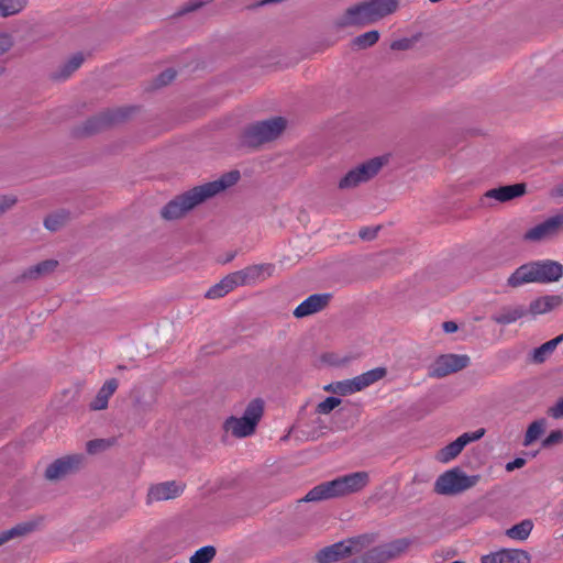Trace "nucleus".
I'll use <instances>...</instances> for the list:
<instances>
[{
  "label": "nucleus",
  "instance_id": "1",
  "mask_svg": "<svg viewBox=\"0 0 563 563\" xmlns=\"http://www.w3.org/2000/svg\"><path fill=\"white\" fill-rule=\"evenodd\" d=\"M240 179V173L232 170L216 180L196 186L170 200L162 210L161 216L168 221L185 217L197 206L232 187Z\"/></svg>",
  "mask_w": 563,
  "mask_h": 563
},
{
  "label": "nucleus",
  "instance_id": "2",
  "mask_svg": "<svg viewBox=\"0 0 563 563\" xmlns=\"http://www.w3.org/2000/svg\"><path fill=\"white\" fill-rule=\"evenodd\" d=\"M563 276V265L556 261L530 262L518 267L507 282H559Z\"/></svg>",
  "mask_w": 563,
  "mask_h": 563
},
{
  "label": "nucleus",
  "instance_id": "3",
  "mask_svg": "<svg viewBox=\"0 0 563 563\" xmlns=\"http://www.w3.org/2000/svg\"><path fill=\"white\" fill-rule=\"evenodd\" d=\"M264 411V402L262 399H253L246 406L241 418L229 417L223 422V429L235 438H245L255 432Z\"/></svg>",
  "mask_w": 563,
  "mask_h": 563
},
{
  "label": "nucleus",
  "instance_id": "4",
  "mask_svg": "<svg viewBox=\"0 0 563 563\" xmlns=\"http://www.w3.org/2000/svg\"><path fill=\"white\" fill-rule=\"evenodd\" d=\"M391 158L387 153L380 156L369 158L362 164L350 169L339 181L340 189H351L373 179L380 169L386 166Z\"/></svg>",
  "mask_w": 563,
  "mask_h": 563
},
{
  "label": "nucleus",
  "instance_id": "5",
  "mask_svg": "<svg viewBox=\"0 0 563 563\" xmlns=\"http://www.w3.org/2000/svg\"><path fill=\"white\" fill-rule=\"evenodd\" d=\"M479 479V475H467L462 468L453 467L438 477L434 489L440 495H459L476 486Z\"/></svg>",
  "mask_w": 563,
  "mask_h": 563
},
{
  "label": "nucleus",
  "instance_id": "6",
  "mask_svg": "<svg viewBox=\"0 0 563 563\" xmlns=\"http://www.w3.org/2000/svg\"><path fill=\"white\" fill-rule=\"evenodd\" d=\"M386 375L387 369L385 367H376L351 379L331 383L324 387V390L340 396H347L367 388L383 379Z\"/></svg>",
  "mask_w": 563,
  "mask_h": 563
},
{
  "label": "nucleus",
  "instance_id": "7",
  "mask_svg": "<svg viewBox=\"0 0 563 563\" xmlns=\"http://www.w3.org/2000/svg\"><path fill=\"white\" fill-rule=\"evenodd\" d=\"M285 128L286 122L279 117L257 122L246 129L244 142L247 145L256 146L273 141L282 134Z\"/></svg>",
  "mask_w": 563,
  "mask_h": 563
},
{
  "label": "nucleus",
  "instance_id": "8",
  "mask_svg": "<svg viewBox=\"0 0 563 563\" xmlns=\"http://www.w3.org/2000/svg\"><path fill=\"white\" fill-rule=\"evenodd\" d=\"M408 539H397L379 544L366 551L362 556L351 560L352 563H388L399 558L409 547Z\"/></svg>",
  "mask_w": 563,
  "mask_h": 563
},
{
  "label": "nucleus",
  "instance_id": "9",
  "mask_svg": "<svg viewBox=\"0 0 563 563\" xmlns=\"http://www.w3.org/2000/svg\"><path fill=\"white\" fill-rule=\"evenodd\" d=\"M369 24H372V20L369 16L367 2L364 0L345 8L333 19L331 27L339 32L347 27L365 26Z\"/></svg>",
  "mask_w": 563,
  "mask_h": 563
},
{
  "label": "nucleus",
  "instance_id": "10",
  "mask_svg": "<svg viewBox=\"0 0 563 563\" xmlns=\"http://www.w3.org/2000/svg\"><path fill=\"white\" fill-rule=\"evenodd\" d=\"M563 232V212H556L537 225L530 228L523 235L525 240L531 242L548 241L556 238Z\"/></svg>",
  "mask_w": 563,
  "mask_h": 563
},
{
  "label": "nucleus",
  "instance_id": "11",
  "mask_svg": "<svg viewBox=\"0 0 563 563\" xmlns=\"http://www.w3.org/2000/svg\"><path fill=\"white\" fill-rule=\"evenodd\" d=\"M470 357L466 354H443L429 366V376L441 378L466 368Z\"/></svg>",
  "mask_w": 563,
  "mask_h": 563
},
{
  "label": "nucleus",
  "instance_id": "12",
  "mask_svg": "<svg viewBox=\"0 0 563 563\" xmlns=\"http://www.w3.org/2000/svg\"><path fill=\"white\" fill-rule=\"evenodd\" d=\"M485 429L479 428L473 432H464L453 442L449 443L435 454V460L441 463H449L460 455L463 449L475 441H478L485 435Z\"/></svg>",
  "mask_w": 563,
  "mask_h": 563
},
{
  "label": "nucleus",
  "instance_id": "13",
  "mask_svg": "<svg viewBox=\"0 0 563 563\" xmlns=\"http://www.w3.org/2000/svg\"><path fill=\"white\" fill-rule=\"evenodd\" d=\"M82 454L66 455L55 460L45 470V477L49 481H57L79 471L84 464Z\"/></svg>",
  "mask_w": 563,
  "mask_h": 563
},
{
  "label": "nucleus",
  "instance_id": "14",
  "mask_svg": "<svg viewBox=\"0 0 563 563\" xmlns=\"http://www.w3.org/2000/svg\"><path fill=\"white\" fill-rule=\"evenodd\" d=\"M275 271L276 267L269 263L252 264L228 275L222 282L266 280L275 277Z\"/></svg>",
  "mask_w": 563,
  "mask_h": 563
},
{
  "label": "nucleus",
  "instance_id": "15",
  "mask_svg": "<svg viewBox=\"0 0 563 563\" xmlns=\"http://www.w3.org/2000/svg\"><path fill=\"white\" fill-rule=\"evenodd\" d=\"M186 485L177 481H168L153 484L146 494V504L166 501L179 497L185 490Z\"/></svg>",
  "mask_w": 563,
  "mask_h": 563
},
{
  "label": "nucleus",
  "instance_id": "16",
  "mask_svg": "<svg viewBox=\"0 0 563 563\" xmlns=\"http://www.w3.org/2000/svg\"><path fill=\"white\" fill-rule=\"evenodd\" d=\"M331 482L335 496L340 497L362 490L368 484L369 475L364 471L355 472L338 477Z\"/></svg>",
  "mask_w": 563,
  "mask_h": 563
},
{
  "label": "nucleus",
  "instance_id": "17",
  "mask_svg": "<svg viewBox=\"0 0 563 563\" xmlns=\"http://www.w3.org/2000/svg\"><path fill=\"white\" fill-rule=\"evenodd\" d=\"M529 553L520 549H500L481 556V563H530Z\"/></svg>",
  "mask_w": 563,
  "mask_h": 563
},
{
  "label": "nucleus",
  "instance_id": "18",
  "mask_svg": "<svg viewBox=\"0 0 563 563\" xmlns=\"http://www.w3.org/2000/svg\"><path fill=\"white\" fill-rule=\"evenodd\" d=\"M331 299L330 294H314L305 299L297 308L294 310V316L296 318H303L316 312L321 311L325 308Z\"/></svg>",
  "mask_w": 563,
  "mask_h": 563
},
{
  "label": "nucleus",
  "instance_id": "19",
  "mask_svg": "<svg viewBox=\"0 0 563 563\" xmlns=\"http://www.w3.org/2000/svg\"><path fill=\"white\" fill-rule=\"evenodd\" d=\"M353 554V549L346 541L336 542L332 545L321 549L317 553V561L319 563H332L345 559Z\"/></svg>",
  "mask_w": 563,
  "mask_h": 563
},
{
  "label": "nucleus",
  "instance_id": "20",
  "mask_svg": "<svg viewBox=\"0 0 563 563\" xmlns=\"http://www.w3.org/2000/svg\"><path fill=\"white\" fill-rule=\"evenodd\" d=\"M372 24L395 13L399 8V0H366Z\"/></svg>",
  "mask_w": 563,
  "mask_h": 563
},
{
  "label": "nucleus",
  "instance_id": "21",
  "mask_svg": "<svg viewBox=\"0 0 563 563\" xmlns=\"http://www.w3.org/2000/svg\"><path fill=\"white\" fill-rule=\"evenodd\" d=\"M526 194L525 184H514L493 188L485 192L487 199H495L499 202H507Z\"/></svg>",
  "mask_w": 563,
  "mask_h": 563
},
{
  "label": "nucleus",
  "instance_id": "22",
  "mask_svg": "<svg viewBox=\"0 0 563 563\" xmlns=\"http://www.w3.org/2000/svg\"><path fill=\"white\" fill-rule=\"evenodd\" d=\"M118 387L119 380L117 378L107 379L98 390L96 397L90 401V410L100 411L107 409L108 401L110 397L117 391Z\"/></svg>",
  "mask_w": 563,
  "mask_h": 563
},
{
  "label": "nucleus",
  "instance_id": "23",
  "mask_svg": "<svg viewBox=\"0 0 563 563\" xmlns=\"http://www.w3.org/2000/svg\"><path fill=\"white\" fill-rule=\"evenodd\" d=\"M58 267L56 260H45L34 265H31L23 273V277L26 279H42L51 276L52 273Z\"/></svg>",
  "mask_w": 563,
  "mask_h": 563
},
{
  "label": "nucleus",
  "instance_id": "24",
  "mask_svg": "<svg viewBox=\"0 0 563 563\" xmlns=\"http://www.w3.org/2000/svg\"><path fill=\"white\" fill-rule=\"evenodd\" d=\"M563 302V299L559 295H548L533 300L530 303L529 311L533 314L547 313Z\"/></svg>",
  "mask_w": 563,
  "mask_h": 563
},
{
  "label": "nucleus",
  "instance_id": "25",
  "mask_svg": "<svg viewBox=\"0 0 563 563\" xmlns=\"http://www.w3.org/2000/svg\"><path fill=\"white\" fill-rule=\"evenodd\" d=\"M36 525L34 522L27 521V522H21L14 527H12L9 530L2 531L0 533V545L4 544L5 542L15 539V538H23L31 532L35 530Z\"/></svg>",
  "mask_w": 563,
  "mask_h": 563
},
{
  "label": "nucleus",
  "instance_id": "26",
  "mask_svg": "<svg viewBox=\"0 0 563 563\" xmlns=\"http://www.w3.org/2000/svg\"><path fill=\"white\" fill-rule=\"evenodd\" d=\"M335 493L332 486V482L322 483L312 489H310L307 495L301 499L302 501H320L329 498H334Z\"/></svg>",
  "mask_w": 563,
  "mask_h": 563
},
{
  "label": "nucleus",
  "instance_id": "27",
  "mask_svg": "<svg viewBox=\"0 0 563 563\" xmlns=\"http://www.w3.org/2000/svg\"><path fill=\"white\" fill-rule=\"evenodd\" d=\"M82 62L84 56L80 53L74 54L59 66L55 77L62 80L69 78L81 66Z\"/></svg>",
  "mask_w": 563,
  "mask_h": 563
},
{
  "label": "nucleus",
  "instance_id": "28",
  "mask_svg": "<svg viewBox=\"0 0 563 563\" xmlns=\"http://www.w3.org/2000/svg\"><path fill=\"white\" fill-rule=\"evenodd\" d=\"M133 397V408L137 415H145L152 411L156 398L152 395L150 398H146V395L141 389H134L132 393Z\"/></svg>",
  "mask_w": 563,
  "mask_h": 563
},
{
  "label": "nucleus",
  "instance_id": "29",
  "mask_svg": "<svg viewBox=\"0 0 563 563\" xmlns=\"http://www.w3.org/2000/svg\"><path fill=\"white\" fill-rule=\"evenodd\" d=\"M532 529H533L532 520L525 519L521 522L507 529L505 534L511 540L525 541L529 538Z\"/></svg>",
  "mask_w": 563,
  "mask_h": 563
},
{
  "label": "nucleus",
  "instance_id": "30",
  "mask_svg": "<svg viewBox=\"0 0 563 563\" xmlns=\"http://www.w3.org/2000/svg\"><path fill=\"white\" fill-rule=\"evenodd\" d=\"M547 427H548V422L543 418L531 422L527 428L522 444L525 446H529L533 442L539 440L544 434Z\"/></svg>",
  "mask_w": 563,
  "mask_h": 563
},
{
  "label": "nucleus",
  "instance_id": "31",
  "mask_svg": "<svg viewBox=\"0 0 563 563\" xmlns=\"http://www.w3.org/2000/svg\"><path fill=\"white\" fill-rule=\"evenodd\" d=\"M69 220V213L65 210H58L48 214L44 219V227L52 232L60 230Z\"/></svg>",
  "mask_w": 563,
  "mask_h": 563
},
{
  "label": "nucleus",
  "instance_id": "32",
  "mask_svg": "<svg viewBox=\"0 0 563 563\" xmlns=\"http://www.w3.org/2000/svg\"><path fill=\"white\" fill-rule=\"evenodd\" d=\"M380 37V34L376 30L367 31L363 34L357 35L352 41V46L356 49H366L375 45Z\"/></svg>",
  "mask_w": 563,
  "mask_h": 563
},
{
  "label": "nucleus",
  "instance_id": "33",
  "mask_svg": "<svg viewBox=\"0 0 563 563\" xmlns=\"http://www.w3.org/2000/svg\"><path fill=\"white\" fill-rule=\"evenodd\" d=\"M525 316V310L521 307L506 309L494 316V321L499 324H510Z\"/></svg>",
  "mask_w": 563,
  "mask_h": 563
},
{
  "label": "nucleus",
  "instance_id": "34",
  "mask_svg": "<svg viewBox=\"0 0 563 563\" xmlns=\"http://www.w3.org/2000/svg\"><path fill=\"white\" fill-rule=\"evenodd\" d=\"M375 540L376 536L374 533H365L354 538H350L345 541L349 545H351V549H353V554H355L373 544Z\"/></svg>",
  "mask_w": 563,
  "mask_h": 563
},
{
  "label": "nucleus",
  "instance_id": "35",
  "mask_svg": "<svg viewBox=\"0 0 563 563\" xmlns=\"http://www.w3.org/2000/svg\"><path fill=\"white\" fill-rule=\"evenodd\" d=\"M25 7L24 0H0V14L9 16L19 13Z\"/></svg>",
  "mask_w": 563,
  "mask_h": 563
},
{
  "label": "nucleus",
  "instance_id": "36",
  "mask_svg": "<svg viewBox=\"0 0 563 563\" xmlns=\"http://www.w3.org/2000/svg\"><path fill=\"white\" fill-rule=\"evenodd\" d=\"M216 555V548L207 545L198 551L190 558V563H209Z\"/></svg>",
  "mask_w": 563,
  "mask_h": 563
},
{
  "label": "nucleus",
  "instance_id": "37",
  "mask_svg": "<svg viewBox=\"0 0 563 563\" xmlns=\"http://www.w3.org/2000/svg\"><path fill=\"white\" fill-rule=\"evenodd\" d=\"M233 290V284H214L210 287L205 297L208 299H218Z\"/></svg>",
  "mask_w": 563,
  "mask_h": 563
},
{
  "label": "nucleus",
  "instance_id": "38",
  "mask_svg": "<svg viewBox=\"0 0 563 563\" xmlns=\"http://www.w3.org/2000/svg\"><path fill=\"white\" fill-rule=\"evenodd\" d=\"M555 349L556 345L554 342H552V340L545 342L544 344H542L541 346L533 351V361L537 363H542L550 354L553 353Z\"/></svg>",
  "mask_w": 563,
  "mask_h": 563
},
{
  "label": "nucleus",
  "instance_id": "39",
  "mask_svg": "<svg viewBox=\"0 0 563 563\" xmlns=\"http://www.w3.org/2000/svg\"><path fill=\"white\" fill-rule=\"evenodd\" d=\"M18 203V197L13 194L0 195V217L10 211Z\"/></svg>",
  "mask_w": 563,
  "mask_h": 563
},
{
  "label": "nucleus",
  "instance_id": "40",
  "mask_svg": "<svg viewBox=\"0 0 563 563\" xmlns=\"http://www.w3.org/2000/svg\"><path fill=\"white\" fill-rule=\"evenodd\" d=\"M341 404V399L336 397H328L317 406V412L321 415L330 413Z\"/></svg>",
  "mask_w": 563,
  "mask_h": 563
},
{
  "label": "nucleus",
  "instance_id": "41",
  "mask_svg": "<svg viewBox=\"0 0 563 563\" xmlns=\"http://www.w3.org/2000/svg\"><path fill=\"white\" fill-rule=\"evenodd\" d=\"M417 37H405L400 40H396L390 44V48L394 51H407L410 49L413 44L417 42Z\"/></svg>",
  "mask_w": 563,
  "mask_h": 563
},
{
  "label": "nucleus",
  "instance_id": "42",
  "mask_svg": "<svg viewBox=\"0 0 563 563\" xmlns=\"http://www.w3.org/2000/svg\"><path fill=\"white\" fill-rule=\"evenodd\" d=\"M563 442V430H554L542 441L543 448H550Z\"/></svg>",
  "mask_w": 563,
  "mask_h": 563
},
{
  "label": "nucleus",
  "instance_id": "43",
  "mask_svg": "<svg viewBox=\"0 0 563 563\" xmlns=\"http://www.w3.org/2000/svg\"><path fill=\"white\" fill-rule=\"evenodd\" d=\"M108 446H109V443L103 439L88 441L87 445H86L87 451L90 454H95L99 451H102V450L107 449Z\"/></svg>",
  "mask_w": 563,
  "mask_h": 563
},
{
  "label": "nucleus",
  "instance_id": "44",
  "mask_svg": "<svg viewBox=\"0 0 563 563\" xmlns=\"http://www.w3.org/2000/svg\"><path fill=\"white\" fill-rule=\"evenodd\" d=\"M12 45V37L7 33H0V56L7 53Z\"/></svg>",
  "mask_w": 563,
  "mask_h": 563
},
{
  "label": "nucleus",
  "instance_id": "45",
  "mask_svg": "<svg viewBox=\"0 0 563 563\" xmlns=\"http://www.w3.org/2000/svg\"><path fill=\"white\" fill-rule=\"evenodd\" d=\"M548 413L554 419L563 418V397L549 408Z\"/></svg>",
  "mask_w": 563,
  "mask_h": 563
},
{
  "label": "nucleus",
  "instance_id": "46",
  "mask_svg": "<svg viewBox=\"0 0 563 563\" xmlns=\"http://www.w3.org/2000/svg\"><path fill=\"white\" fill-rule=\"evenodd\" d=\"M526 464V460L522 457H517L511 462H508L505 466L507 472H512L517 468L522 467Z\"/></svg>",
  "mask_w": 563,
  "mask_h": 563
},
{
  "label": "nucleus",
  "instance_id": "47",
  "mask_svg": "<svg viewBox=\"0 0 563 563\" xmlns=\"http://www.w3.org/2000/svg\"><path fill=\"white\" fill-rule=\"evenodd\" d=\"M378 228H364L360 231V236L363 240H372L376 236Z\"/></svg>",
  "mask_w": 563,
  "mask_h": 563
},
{
  "label": "nucleus",
  "instance_id": "48",
  "mask_svg": "<svg viewBox=\"0 0 563 563\" xmlns=\"http://www.w3.org/2000/svg\"><path fill=\"white\" fill-rule=\"evenodd\" d=\"M174 78H175V71L172 69H168L159 75L158 80H159L161 85H166V84L170 82Z\"/></svg>",
  "mask_w": 563,
  "mask_h": 563
},
{
  "label": "nucleus",
  "instance_id": "49",
  "mask_svg": "<svg viewBox=\"0 0 563 563\" xmlns=\"http://www.w3.org/2000/svg\"><path fill=\"white\" fill-rule=\"evenodd\" d=\"M444 332L453 333L457 330V324L454 321H446L442 324Z\"/></svg>",
  "mask_w": 563,
  "mask_h": 563
},
{
  "label": "nucleus",
  "instance_id": "50",
  "mask_svg": "<svg viewBox=\"0 0 563 563\" xmlns=\"http://www.w3.org/2000/svg\"><path fill=\"white\" fill-rule=\"evenodd\" d=\"M323 360L330 363L331 365H341L344 363L343 361H340L338 357H335L333 354L325 355Z\"/></svg>",
  "mask_w": 563,
  "mask_h": 563
},
{
  "label": "nucleus",
  "instance_id": "51",
  "mask_svg": "<svg viewBox=\"0 0 563 563\" xmlns=\"http://www.w3.org/2000/svg\"><path fill=\"white\" fill-rule=\"evenodd\" d=\"M553 195L556 197H563V181L555 187Z\"/></svg>",
  "mask_w": 563,
  "mask_h": 563
},
{
  "label": "nucleus",
  "instance_id": "52",
  "mask_svg": "<svg viewBox=\"0 0 563 563\" xmlns=\"http://www.w3.org/2000/svg\"><path fill=\"white\" fill-rule=\"evenodd\" d=\"M563 341V333L560 334L559 336L552 339V342L555 343V345L558 346L561 342Z\"/></svg>",
  "mask_w": 563,
  "mask_h": 563
},
{
  "label": "nucleus",
  "instance_id": "53",
  "mask_svg": "<svg viewBox=\"0 0 563 563\" xmlns=\"http://www.w3.org/2000/svg\"><path fill=\"white\" fill-rule=\"evenodd\" d=\"M420 479H419V476L416 475L413 478H412V484H416V483H419Z\"/></svg>",
  "mask_w": 563,
  "mask_h": 563
}]
</instances>
